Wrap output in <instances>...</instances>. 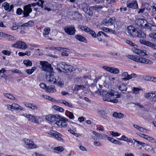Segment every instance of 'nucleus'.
Segmentation results:
<instances>
[{
    "instance_id": "c03bdc74",
    "label": "nucleus",
    "mask_w": 156,
    "mask_h": 156,
    "mask_svg": "<svg viewBox=\"0 0 156 156\" xmlns=\"http://www.w3.org/2000/svg\"><path fill=\"white\" fill-rule=\"evenodd\" d=\"M35 49V52L39 56L43 55L44 54V51L42 50H40L38 48Z\"/></svg>"
},
{
    "instance_id": "6e6552de",
    "label": "nucleus",
    "mask_w": 156,
    "mask_h": 156,
    "mask_svg": "<svg viewBox=\"0 0 156 156\" xmlns=\"http://www.w3.org/2000/svg\"><path fill=\"white\" fill-rule=\"evenodd\" d=\"M5 106L7 107V109L9 111H13L14 110L22 111L24 108L17 104L13 103L12 105L7 104Z\"/></svg>"
},
{
    "instance_id": "13d9d810",
    "label": "nucleus",
    "mask_w": 156,
    "mask_h": 156,
    "mask_svg": "<svg viewBox=\"0 0 156 156\" xmlns=\"http://www.w3.org/2000/svg\"><path fill=\"white\" fill-rule=\"evenodd\" d=\"M128 139V138L125 135H122L121 137L119 138V140H123L126 142L127 141Z\"/></svg>"
},
{
    "instance_id": "6ab92c4d",
    "label": "nucleus",
    "mask_w": 156,
    "mask_h": 156,
    "mask_svg": "<svg viewBox=\"0 0 156 156\" xmlns=\"http://www.w3.org/2000/svg\"><path fill=\"white\" fill-rule=\"evenodd\" d=\"M137 135L140 137L144 138L148 141L153 143H156V140L153 137L144 134L138 133Z\"/></svg>"
},
{
    "instance_id": "4be33fe9",
    "label": "nucleus",
    "mask_w": 156,
    "mask_h": 156,
    "mask_svg": "<svg viewBox=\"0 0 156 156\" xmlns=\"http://www.w3.org/2000/svg\"><path fill=\"white\" fill-rule=\"evenodd\" d=\"M2 7H3L8 12H10L13 9V5H9V4L7 2H4L2 5Z\"/></svg>"
},
{
    "instance_id": "6e6d98bb",
    "label": "nucleus",
    "mask_w": 156,
    "mask_h": 156,
    "mask_svg": "<svg viewBox=\"0 0 156 156\" xmlns=\"http://www.w3.org/2000/svg\"><path fill=\"white\" fill-rule=\"evenodd\" d=\"M132 90L133 91V93H134L135 94H138L140 92V91L141 89L138 88L133 87L132 88Z\"/></svg>"
},
{
    "instance_id": "ddd939ff",
    "label": "nucleus",
    "mask_w": 156,
    "mask_h": 156,
    "mask_svg": "<svg viewBox=\"0 0 156 156\" xmlns=\"http://www.w3.org/2000/svg\"><path fill=\"white\" fill-rule=\"evenodd\" d=\"M12 47L23 50L25 49L27 47V44L24 42L18 41L12 45Z\"/></svg>"
},
{
    "instance_id": "cd10ccee",
    "label": "nucleus",
    "mask_w": 156,
    "mask_h": 156,
    "mask_svg": "<svg viewBox=\"0 0 156 156\" xmlns=\"http://www.w3.org/2000/svg\"><path fill=\"white\" fill-rule=\"evenodd\" d=\"M24 105L27 107L30 108L34 111H36L37 109V107L36 106L33 105L31 103H25Z\"/></svg>"
},
{
    "instance_id": "1a4fd4ad",
    "label": "nucleus",
    "mask_w": 156,
    "mask_h": 156,
    "mask_svg": "<svg viewBox=\"0 0 156 156\" xmlns=\"http://www.w3.org/2000/svg\"><path fill=\"white\" fill-rule=\"evenodd\" d=\"M23 143L27 145L29 149H34L38 147L37 145L35 144L33 141L28 139L25 138L23 140Z\"/></svg>"
},
{
    "instance_id": "4468645a",
    "label": "nucleus",
    "mask_w": 156,
    "mask_h": 156,
    "mask_svg": "<svg viewBox=\"0 0 156 156\" xmlns=\"http://www.w3.org/2000/svg\"><path fill=\"white\" fill-rule=\"evenodd\" d=\"M126 3V6L129 8L136 9L138 8L136 0H128Z\"/></svg>"
},
{
    "instance_id": "79ce46f5",
    "label": "nucleus",
    "mask_w": 156,
    "mask_h": 156,
    "mask_svg": "<svg viewBox=\"0 0 156 156\" xmlns=\"http://www.w3.org/2000/svg\"><path fill=\"white\" fill-rule=\"evenodd\" d=\"M36 67L35 66L31 68V69H29L25 70L26 72L28 74H31L36 69Z\"/></svg>"
},
{
    "instance_id": "69168bd1",
    "label": "nucleus",
    "mask_w": 156,
    "mask_h": 156,
    "mask_svg": "<svg viewBox=\"0 0 156 156\" xmlns=\"http://www.w3.org/2000/svg\"><path fill=\"white\" fill-rule=\"evenodd\" d=\"M40 86L41 88L45 89V90L47 87V86L46 84L44 83H40Z\"/></svg>"
},
{
    "instance_id": "f3484780",
    "label": "nucleus",
    "mask_w": 156,
    "mask_h": 156,
    "mask_svg": "<svg viewBox=\"0 0 156 156\" xmlns=\"http://www.w3.org/2000/svg\"><path fill=\"white\" fill-rule=\"evenodd\" d=\"M59 118V116L57 115L49 114L46 116V119L50 123L55 121Z\"/></svg>"
},
{
    "instance_id": "bf43d9fd",
    "label": "nucleus",
    "mask_w": 156,
    "mask_h": 156,
    "mask_svg": "<svg viewBox=\"0 0 156 156\" xmlns=\"http://www.w3.org/2000/svg\"><path fill=\"white\" fill-rule=\"evenodd\" d=\"M57 84L60 87H62L64 84V82L62 81H61L60 79L59 78V80L57 82V84Z\"/></svg>"
},
{
    "instance_id": "5701e85b",
    "label": "nucleus",
    "mask_w": 156,
    "mask_h": 156,
    "mask_svg": "<svg viewBox=\"0 0 156 156\" xmlns=\"http://www.w3.org/2000/svg\"><path fill=\"white\" fill-rule=\"evenodd\" d=\"M117 86L119 90L121 91H126L127 90L126 85L121 81L118 83Z\"/></svg>"
},
{
    "instance_id": "e433bc0d",
    "label": "nucleus",
    "mask_w": 156,
    "mask_h": 156,
    "mask_svg": "<svg viewBox=\"0 0 156 156\" xmlns=\"http://www.w3.org/2000/svg\"><path fill=\"white\" fill-rule=\"evenodd\" d=\"M136 143V147H139L140 146H141L142 147H145L146 145V144L144 143L137 140H134V143Z\"/></svg>"
},
{
    "instance_id": "2f4dec72",
    "label": "nucleus",
    "mask_w": 156,
    "mask_h": 156,
    "mask_svg": "<svg viewBox=\"0 0 156 156\" xmlns=\"http://www.w3.org/2000/svg\"><path fill=\"white\" fill-rule=\"evenodd\" d=\"M147 28L150 29L151 31H156V26L152 25L150 23H148L147 25Z\"/></svg>"
},
{
    "instance_id": "3c124183",
    "label": "nucleus",
    "mask_w": 156,
    "mask_h": 156,
    "mask_svg": "<svg viewBox=\"0 0 156 156\" xmlns=\"http://www.w3.org/2000/svg\"><path fill=\"white\" fill-rule=\"evenodd\" d=\"M151 12V15L154 18L156 17V7L155 6H153Z\"/></svg>"
},
{
    "instance_id": "a18cd8bd",
    "label": "nucleus",
    "mask_w": 156,
    "mask_h": 156,
    "mask_svg": "<svg viewBox=\"0 0 156 156\" xmlns=\"http://www.w3.org/2000/svg\"><path fill=\"white\" fill-rule=\"evenodd\" d=\"M23 63L27 66H31L32 65V63L31 61L29 60H24Z\"/></svg>"
},
{
    "instance_id": "473e14b6",
    "label": "nucleus",
    "mask_w": 156,
    "mask_h": 156,
    "mask_svg": "<svg viewBox=\"0 0 156 156\" xmlns=\"http://www.w3.org/2000/svg\"><path fill=\"white\" fill-rule=\"evenodd\" d=\"M144 79L145 80L147 81H153L155 82L156 81V77H151L148 76H144Z\"/></svg>"
},
{
    "instance_id": "f8f14e48",
    "label": "nucleus",
    "mask_w": 156,
    "mask_h": 156,
    "mask_svg": "<svg viewBox=\"0 0 156 156\" xmlns=\"http://www.w3.org/2000/svg\"><path fill=\"white\" fill-rule=\"evenodd\" d=\"M115 21V17H113L111 18L107 16L102 21V23L107 26L113 25Z\"/></svg>"
},
{
    "instance_id": "39448f33",
    "label": "nucleus",
    "mask_w": 156,
    "mask_h": 156,
    "mask_svg": "<svg viewBox=\"0 0 156 156\" xmlns=\"http://www.w3.org/2000/svg\"><path fill=\"white\" fill-rule=\"evenodd\" d=\"M37 5V3H34L25 6L23 7V14L24 15L23 17H26L29 16L30 13L32 11V9L31 8V6L34 7Z\"/></svg>"
},
{
    "instance_id": "412c9836",
    "label": "nucleus",
    "mask_w": 156,
    "mask_h": 156,
    "mask_svg": "<svg viewBox=\"0 0 156 156\" xmlns=\"http://www.w3.org/2000/svg\"><path fill=\"white\" fill-rule=\"evenodd\" d=\"M80 29L84 31L85 32L91 34L93 37H96V34L95 32L94 31L90 29L87 26L82 25L80 27Z\"/></svg>"
},
{
    "instance_id": "423d86ee",
    "label": "nucleus",
    "mask_w": 156,
    "mask_h": 156,
    "mask_svg": "<svg viewBox=\"0 0 156 156\" xmlns=\"http://www.w3.org/2000/svg\"><path fill=\"white\" fill-rule=\"evenodd\" d=\"M58 119L59 120L57 121L55 123L58 127L60 128H66L67 127V122L68 121L67 119L59 116V118Z\"/></svg>"
},
{
    "instance_id": "864d4df0",
    "label": "nucleus",
    "mask_w": 156,
    "mask_h": 156,
    "mask_svg": "<svg viewBox=\"0 0 156 156\" xmlns=\"http://www.w3.org/2000/svg\"><path fill=\"white\" fill-rule=\"evenodd\" d=\"M126 42L127 44H129L131 46H137V45H136L134 43H133L132 41H131L129 40H126Z\"/></svg>"
},
{
    "instance_id": "aec40b11",
    "label": "nucleus",
    "mask_w": 156,
    "mask_h": 156,
    "mask_svg": "<svg viewBox=\"0 0 156 156\" xmlns=\"http://www.w3.org/2000/svg\"><path fill=\"white\" fill-rule=\"evenodd\" d=\"M48 134L58 140L60 141L63 140L62 139L61 137V134L58 132L55 131L51 130L50 131L48 132Z\"/></svg>"
},
{
    "instance_id": "a878e982",
    "label": "nucleus",
    "mask_w": 156,
    "mask_h": 156,
    "mask_svg": "<svg viewBox=\"0 0 156 156\" xmlns=\"http://www.w3.org/2000/svg\"><path fill=\"white\" fill-rule=\"evenodd\" d=\"M73 15V19L77 20L78 21L82 19L81 15L79 14L78 12H74Z\"/></svg>"
},
{
    "instance_id": "9b49d317",
    "label": "nucleus",
    "mask_w": 156,
    "mask_h": 156,
    "mask_svg": "<svg viewBox=\"0 0 156 156\" xmlns=\"http://www.w3.org/2000/svg\"><path fill=\"white\" fill-rule=\"evenodd\" d=\"M144 96L147 99H150L153 101L156 102V91L145 93Z\"/></svg>"
},
{
    "instance_id": "b1692460",
    "label": "nucleus",
    "mask_w": 156,
    "mask_h": 156,
    "mask_svg": "<svg viewBox=\"0 0 156 156\" xmlns=\"http://www.w3.org/2000/svg\"><path fill=\"white\" fill-rule=\"evenodd\" d=\"M133 126L134 128L140 132L144 133H148V130L147 129L137 125L134 124L133 125Z\"/></svg>"
},
{
    "instance_id": "7ed1b4c3",
    "label": "nucleus",
    "mask_w": 156,
    "mask_h": 156,
    "mask_svg": "<svg viewBox=\"0 0 156 156\" xmlns=\"http://www.w3.org/2000/svg\"><path fill=\"white\" fill-rule=\"evenodd\" d=\"M128 33L131 36L134 37H138L144 38L146 37V34L143 31H138L132 26H130L127 28Z\"/></svg>"
},
{
    "instance_id": "4c0bfd02",
    "label": "nucleus",
    "mask_w": 156,
    "mask_h": 156,
    "mask_svg": "<svg viewBox=\"0 0 156 156\" xmlns=\"http://www.w3.org/2000/svg\"><path fill=\"white\" fill-rule=\"evenodd\" d=\"M50 30L51 29L49 27H47L44 29L43 34L45 37V36L48 35L49 34Z\"/></svg>"
},
{
    "instance_id": "7c9ffc66",
    "label": "nucleus",
    "mask_w": 156,
    "mask_h": 156,
    "mask_svg": "<svg viewBox=\"0 0 156 156\" xmlns=\"http://www.w3.org/2000/svg\"><path fill=\"white\" fill-rule=\"evenodd\" d=\"M46 91L47 92H49L50 93H53L55 92L56 90L54 88V87L51 86H47V88L46 90Z\"/></svg>"
},
{
    "instance_id": "37998d69",
    "label": "nucleus",
    "mask_w": 156,
    "mask_h": 156,
    "mask_svg": "<svg viewBox=\"0 0 156 156\" xmlns=\"http://www.w3.org/2000/svg\"><path fill=\"white\" fill-rule=\"evenodd\" d=\"M53 108L55 110L61 112H63L64 111L63 109L62 108L56 105H54L53 106Z\"/></svg>"
},
{
    "instance_id": "0eeeda50",
    "label": "nucleus",
    "mask_w": 156,
    "mask_h": 156,
    "mask_svg": "<svg viewBox=\"0 0 156 156\" xmlns=\"http://www.w3.org/2000/svg\"><path fill=\"white\" fill-rule=\"evenodd\" d=\"M40 65L42 66V70L47 72L53 71V68L51 67V65L47 62L40 61Z\"/></svg>"
},
{
    "instance_id": "58836bf2",
    "label": "nucleus",
    "mask_w": 156,
    "mask_h": 156,
    "mask_svg": "<svg viewBox=\"0 0 156 156\" xmlns=\"http://www.w3.org/2000/svg\"><path fill=\"white\" fill-rule=\"evenodd\" d=\"M85 88V87L82 85H76L74 86V90L78 91L80 90H83Z\"/></svg>"
},
{
    "instance_id": "c85d7f7f",
    "label": "nucleus",
    "mask_w": 156,
    "mask_h": 156,
    "mask_svg": "<svg viewBox=\"0 0 156 156\" xmlns=\"http://www.w3.org/2000/svg\"><path fill=\"white\" fill-rule=\"evenodd\" d=\"M34 24V22L32 20H30L27 23L23 24L21 26L22 27H29L33 26Z\"/></svg>"
},
{
    "instance_id": "09e8293b",
    "label": "nucleus",
    "mask_w": 156,
    "mask_h": 156,
    "mask_svg": "<svg viewBox=\"0 0 156 156\" xmlns=\"http://www.w3.org/2000/svg\"><path fill=\"white\" fill-rule=\"evenodd\" d=\"M29 46H30L29 48L31 50H34L35 48H39L40 47L39 45L37 44H33Z\"/></svg>"
},
{
    "instance_id": "72a5a7b5",
    "label": "nucleus",
    "mask_w": 156,
    "mask_h": 156,
    "mask_svg": "<svg viewBox=\"0 0 156 156\" xmlns=\"http://www.w3.org/2000/svg\"><path fill=\"white\" fill-rule=\"evenodd\" d=\"M65 114L67 117L71 119H74V118L73 113L68 110L66 111Z\"/></svg>"
},
{
    "instance_id": "052dcab7",
    "label": "nucleus",
    "mask_w": 156,
    "mask_h": 156,
    "mask_svg": "<svg viewBox=\"0 0 156 156\" xmlns=\"http://www.w3.org/2000/svg\"><path fill=\"white\" fill-rule=\"evenodd\" d=\"M149 36L151 38L156 39V33H151L149 34Z\"/></svg>"
},
{
    "instance_id": "f03ea898",
    "label": "nucleus",
    "mask_w": 156,
    "mask_h": 156,
    "mask_svg": "<svg viewBox=\"0 0 156 156\" xmlns=\"http://www.w3.org/2000/svg\"><path fill=\"white\" fill-rule=\"evenodd\" d=\"M102 99L105 101L115 103H117L118 102L117 98H120L121 95L113 90H109L108 91H103L102 93Z\"/></svg>"
},
{
    "instance_id": "680f3d73",
    "label": "nucleus",
    "mask_w": 156,
    "mask_h": 156,
    "mask_svg": "<svg viewBox=\"0 0 156 156\" xmlns=\"http://www.w3.org/2000/svg\"><path fill=\"white\" fill-rule=\"evenodd\" d=\"M6 38L11 41L15 40L16 39V38L13 36L8 34L7 35V37H6Z\"/></svg>"
},
{
    "instance_id": "a211bd4d",
    "label": "nucleus",
    "mask_w": 156,
    "mask_h": 156,
    "mask_svg": "<svg viewBox=\"0 0 156 156\" xmlns=\"http://www.w3.org/2000/svg\"><path fill=\"white\" fill-rule=\"evenodd\" d=\"M136 24L140 27H141L143 28L146 27L147 28V20L144 19H137L136 21Z\"/></svg>"
},
{
    "instance_id": "ea45409f",
    "label": "nucleus",
    "mask_w": 156,
    "mask_h": 156,
    "mask_svg": "<svg viewBox=\"0 0 156 156\" xmlns=\"http://www.w3.org/2000/svg\"><path fill=\"white\" fill-rule=\"evenodd\" d=\"M4 95L6 98L12 100H15V97L12 94L7 93H4Z\"/></svg>"
},
{
    "instance_id": "9d476101",
    "label": "nucleus",
    "mask_w": 156,
    "mask_h": 156,
    "mask_svg": "<svg viewBox=\"0 0 156 156\" xmlns=\"http://www.w3.org/2000/svg\"><path fill=\"white\" fill-rule=\"evenodd\" d=\"M58 66H59L65 70L67 72H71L73 71V67L72 66L70 65H68L64 62H61L59 63Z\"/></svg>"
},
{
    "instance_id": "8fccbe9b",
    "label": "nucleus",
    "mask_w": 156,
    "mask_h": 156,
    "mask_svg": "<svg viewBox=\"0 0 156 156\" xmlns=\"http://www.w3.org/2000/svg\"><path fill=\"white\" fill-rule=\"evenodd\" d=\"M34 1L37 2V5L39 6H42L44 2V1L42 0H34Z\"/></svg>"
},
{
    "instance_id": "de8ad7c7",
    "label": "nucleus",
    "mask_w": 156,
    "mask_h": 156,
    "mask_svg": "<svg viewBox=\"0 0 156 156\" xmlns=\"http://www.w3.org/2000/svg\"><path fill=\"white\" fill-rule=\"evenodd\" d=\"M119 70L115 68L111 67L110 73L114 74H117L119 73Z\"/></svg>"
},
{
    "instance_id": "e2e57ef3",
    "label": "nucleus",
    "mask_w": 156,
    "mask_h": 156,
    "mask_svg": "<svg viewBox=\"0 0 156 156\" xmlns=\"http://www.w3.org/2000/svg\"><path fill=\"white\" fill-rule=\"evenodd\" d=\"M92 133L94 135L98 137L101 138L102 136L100 134L96 131H93Z\"/></svg>"
},
{
    "instance_id": "0e129e2a",
    "label": "nucleus",
    "mask_w": 156,
    "mask_h": 156,
    "mask_svg": "<svg viewBox=\"0 0 156 156\" xmlns=\"http://www.w3.org/2000/svg\"><path fill=\"white\" fill-rule=\"evenodd\" d=\"M23 11L20 8H18L17 9L16 11V13L18 15H21L22 12L23 13Z\"/></svg>"
},
{
    "instance_id": "5fc2aeb1",
    "label": "nucleus",
    "mask_w": 156,
    "mask_h": 156,
    "mask_svg": "<svg viewBox=\"0 0 156 156\" xmlns=\"http://www.w3.org/2000/svg\"><path fill=\"white\" fill-rule=\"evenodd\" d=\"M90 8L92 9H94L95 10H97L100 9H102L103 6L101 5H97L94 6H91L90 7Z\"/></svg>"
},
{
    "instance_id": "603ef678",
    "label": "nucleus",
    "mask_w": 156,
    "mask_h": 156,
    "mask_svg": "<svg viewBox=\"0 0 156 156\" xmlns=\"http://www.w3.org/2000/svg\"><path fill=\"white\" fill-rule=\"evenodd\" d=\"M111 142L114 144L119 145H121L122 144V143L121 142L116 140L114 139L113 138Z\"/></svg>"
},
{
    "instance_id": "a19ab883",
    "label": "nucleus",
    "mask_w": 156,
    "mask_h": 156,
    "mask_svg": "<svg viewBox=\"0 0 156 156\" xmlns=\"http://www.w3.org/2000/svg\"><path fill=\"white\" fill-rule=\"evenodd\" d=\"M64 150L63 148L62 147H55L54 149V152L56 153H58L59 152H62Z\"/></svg>"
},
{
    "instance_id": "2eb2a0df",
    "label": "nucleus",
    "mask_w": 156,
    "mask_h": 156,
    "mask_svg": "<svg viewBox=\"0 0 156 156\" xmlns=\"http://www.w3.org/2000/svg\"><path fill=\"white\" fill-rule=\"evenodd\" d=\"M65 32L69 35H74L76 32L74 27L72 25L67 26L64 28Z\"/></svg>"
},
{
    "instance_id": "f704fd0d",
    "label": "nucleus",
    "mask_w": 156,
    "mask_h": 156,
    "mask_svg": "<svg viewBox=\"0 0 156 156\" xmlns=\"http://www.w3.org/2000/svg\"><path fill=\"white\" fill-rule=\"evenodd\" d=\"M121 76L123 77L122 80L125 81L128 80V73L126 72H123L121 74Z\"/></svg>"
},
{
    "instance_id": "49530a36",
    "label": "nucleus",
    "mask_w": 156,
    "mask_h": 156,
    "mask_svg": "<svg viewBox=\"0 0 156 156\" xmlns=\"http://www.w3.org/2000/svg\"><path fill=\"white\" fill-rule=\"evenodd\" d=\"M101 29L102 30L105 31V32H112L113 34L115 32V31L114 30H111L106 27H102Z\"/></svg>"
},
{
    "instance_id": "c9c22d12",
    "label": "nucleus",
    "mask_w": 156,
    "mask_h": 156,
    "mask_svg": "<svg viewBox=\"0 0 156 156\" xmlns=\"http://www.w3.org/2000/svg\"><path fill=\"white\" fill-rule=\"evenodd\" d=\"M59 102L60 103L64 104L66 106H67L71 108H73V106L71 104L69 103V102L66 101L65 100H61L59 101Z\"/></svg>"
},
{
    "instance_id": "393cba45",
    "label": "nucleus",
    "mask_w": 156,
    "mask_h": 156,
    "mask_svg": "<svg viewBox=\"0 0 156 156\" xmlns=\"http://www.w3.org/2000/svg\"><path fill=\"white\" fill-rule=\"evenodd\" d=\"M21 115L26 118L32 122H34L35 116L27 114H23Z\"/></svg>"
},
{
    "instance_id": "338daca9",
    "label": "nucleus",
    "mask_w": 156,
    "mask_h": 156,
    "mask_svg": "<svg viewBox=\"0 0 156 156\" xmlns=\"http://www.w3.org/2000/svg\"><path fill=\"white\" fill-rule=\"evenodd\" d=\"M2 52L3 54L7 55H10L11 53L10 51L7 50H3L2 51Z\"/></svg>"
},
{
    "instance_id": "774afa93",
    "label": "nucleus",
    "mask_w": 156,
    "mask_h": 156,
    "mask_svg": "<svg viewBox=\"0 0 156 156\" xmlns=\"http://www.w3.org/2000/svg\"><path fill=\"white\" fill-rule=\"evenodd\" d=\"M110 133L112 135L115 136H119V133L118 132H115L113 131H111L110 132Z\"/></svg>"
},
{
    "instance_id": "dca6fc26",
    "label": "nucleus",
    "mask_w": 156,
    "mask_h": 156,
    "mask_svg": "<svg viewBox=\"0 0 156 156\" xmlns=\"http://www.w3.org/2000/svg\"><path fill=\"white\" fill-rule=\"evenodd\" d=\"M49 49L51 50L56 49L57 50H62V55L63 56H67L68 55V53L69 52L70 50L69 49L66 48H62L61 47H49Z\"/></svg>"
},
{
    "instance_id": "4d7b16f0",
    "label": "nucleus",
    "mask_w": 156,
    "mask_h": 156,
    "mask_svg": "<svg viewBox=\"0 0 156 156\" xmlns=\"http://www.w3.org/2000/svg\"><path fill=\"white\" fill-rule=\"evenodd\" d=\"M136 77V75L135 73H132L131 75L128 74V80L132 78H135Z\"/></svg>"
},
{
    "instance_id": "c756f323",
    "label": "nucleus",
    "mask_w": 156,
    "mask_h": 156,
    "mask_svg": "<svg viewBox=\"0 0 156 156\" xmlns=\"http://www.w3.org/2000/svg\"><path fill=\"white\" fill-rule=\"evenodd\" d=\"M113 116L115 118L121 119L123 117V114L121 113L114 112L113 114Z\"/></svg>"
},
{
    "instance_id": "f257e3e1",
    "label": "nucleus",
    "mask_w": 156,
    "mask_h": 156,
    "mask_svg": "<svg viewBox=\"0 0 156 156\" xmlns=\"http://www.w3.org/2000/svg\"><path fill=\"white\" fill-rule=\"evenodd\" d=\"M132 50L135 53L138 54L140 56L132 55H128L127 57L128 58L141 63L149 64L153 63L152 62L144 57V56L147 55L145 50H141L134 47L132 49Z\"/></svg>"
},
{
    "instance_id": "bb28decb",
    "label": "nucleus",
    "mask_w": 156,
    "mask_h": 156,
    "mask_svg": "<svg viewBox=\"0 0 156 156\" xmlns=\"http://www.w3.org/2000/svg\"><path fill=\"white\" fill-rule=\"evenodd\" d=\"M76 39L81 42H83L85 43H87V40L83 36L80 35H77L76 36Z\"/></svg>"
},
{
    "instance_id": "20e7f679",
    "label": "nucleus",
    "mask_w": 156,
    "mask_h": 156,
    "mask_svg": "<svg viewBox=\"0 0 156 156\" xmlns=\"http://www.w3.org/2000/svg\"><path fill=\"white\" fill-rule=\"evenodd\" d=\"M48 72L46 75L47 80L52 83L57 84V82L59 80V78L57 74L53 71Z\"/></svg>"
}]
</instances>
